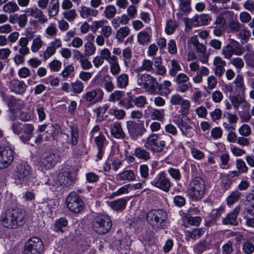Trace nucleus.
Listing matches in <instances>:
<instances>
[{
	"label": "nucleus",
	"mask_w": 254,
	"mask_h": 254,
	"mask_svg": "<svg viewBox=\"0 0 254 254\" xmlns=\"http://www.w3.org/2000/svg\"><path fill=\"white\" fill-rule=\"evenodd\" d=\"M25 211L22 208L12 207L1 214L0 223L5 228L15 229L25 223Z\"/></svg>",
	"instance_id": "nucleus-1"
},
{
	"label": "nucleus",
	"mask_w": 254,
	"mask_h": 254,
	"mask_svg": "<svg viewBox=\"0 0 254 254\" xmlns=\"http://www.w3.org/2000/svg\"><path fill=\"white\" fill-rule=\"evenodd\" d=\"M15 182L17 185L29 186L33 184L35 177L33 176L31 167L26 163L18 164L13 171Z\"/></svg>",
	"instance_id": "nucleus-2"
},
{
	"label": "nucleus",
	"mask_w": 254,
	"mask_h": 254,
	"mask_svg": "<svg viewBox=\"0 0 254 254\" xmlns=\"http://www.w3.org/2000/svg\"><path fill=\"white\" fill-rule=\"evenodd\" d=\"M205 191V185L204 180L199 177L192 179L188 188L187 194L193 201L201 200L204 196Z\"/></svg>",
	"instance_id": "nucleus-3"
},
{
	"label": "nucleus",
	"mask_w": 254,
	"mask_h": 254,
	"mask_svg": "<svg viewBox=\"0 0 254 254\" xmlns=\"http://www.w3.org/2000/svg\"><path fill=\"white\" fill-rule=\"evenodd\" d=\"M92 228L98 234H105L108 233L112 227V221L110 218L105 214H99L92 221Z\"/></svg>",
	"instance_id": "nucleus-4"
},
{
	"label": "nucleus",
	"mask_w": 254,
	"mask_h": 254,
	"mask_svg": "<svg viewBox=\"0 0 254 254\" xmlns=\"http://www.w3.org/2000/svg\"><path fill=\"white\" fill-rule=\"evenodd\" d=\"M44 246L42 240L38 237H33L25 244V254H42Z\"/></svg>",
	"instance_id": "nucleus-5"
},
{
	"label": "nucleus",
	"mask_w": 254,
	"mask_h": 254,
	"mask_svg": "<svg viewBox=\"0 0 254 254\" xmlns=\"http://www.w3.org/2000/svg\"><path fill=\"white\" fill-rule=\"evenodd\" d=\"M104 92L100 88H96L86 91L83 94V101L89 105H94L101 102L104 98Z\"/></svg>",
	"instance_id": "nucleus-6"
},
{
	"label": "nucleus",
	"mask_w": 254,
	"mask_h": 254,
	"mask_svg": "<svg viewBox=\"0 0 254 254\" xmlns=\"http://www.w3.org/2000/svg\"><path fill=\"white\" fill-rule=\"evenodd\" d=\"M67 207L71 212L79 213L82 210L84 203L79 195L75 192H71L66 198Z\"/></svg>",
	"instance_id": "nucleus-7"
},
{
	"label": "nucleus",
	"mask_w": 254,
	"mask_h": 254,
	"mask_svg": "<svg viewBox=\"0 0 254 254\" xmlns=\"http://www.w3.org/2000/svg\"><path fill=\"white\" fill-rule=\"evenodd\" d=\"M29 39L27 37H21L18 42V45L20 46L18 53L14 57V62L16 64L19 65L24 61V57L27 55L29 52L28 47Z\"/></svg>",
	"instance_id": "nucleus-8"
},
{
	"label": "nucleus",
	"mask_w": 254,
	"mask_h": 254,
	"mask_svg": "<svg viewBox=\"0 0 254 254\" xmlns=\"http://www.w3.org/2000/svg\"><path fill=\"white\" fill-rule=\"evenodd\" d=\"M0 146V169L8 166L13 160V151L5 144Z\"/></svg>",
	"instance_id": "nucleus-9"
},
{
	"label": "nucleus",
	"mask_w": 254,
	"mask_h": 254,
	"mask_svg": "<svg viewBox=\"0 0 254 254\" xmlns=\"http://www.w3.org/2000/svg\"><path fill=\"white\" fill-rule=\"evenodd\" d=\"M189 67L191 71H197L196 75L192 78V80L195 83H201L203 80V76H207L209 73V69L204 66H202L200 68L197 62H192L190 63Z\"/></svg>",
	"instance_id": "nucleus-10"
},
{
	"label": "nucleus",
	"mask_w": 254,
	"mask_h": 254,
	"mask_svg": "<svg viewBox=\"0 0 254 254\" xmlns=\"http://www.w3.org/2000/svg\"><path fill=\"white\" fill-rule=\"evenodd\" d=\"M57 159L54 153H49L45 154L38 162L41 171L44 172V170L54 167L57 163Z\"/></svg>",
	"instance_id": "nucleus-11"
},
{
	"label": "nucleus",
	"mask_w": 254,
	"mask_h": 254,
	"mask_svg": "<svg viewBox=\"0 0 254 254\" xmlns=\"http://www.w3.org/2000/svg\"><path fill=\"white\" fill-rule=\"evenodd\" d=\"M137 84L141 88L152 92L157 85V81L148 74H142L138 76Z\"/></svg>",
	"instance_id": "nucleus-12"
},
{
	"label": "nucleus",
	"mask_w": 254,
	"mask_h": 254,
	"mask_svg": "<svg viewBox=\"0 0 254 254\" xmlns=\"http://www.w3.org/2000/svg\"><path fill=\"white\" fill-rule=\"evenodd\" d=\"M24 11L28 16L37 19V21L41 24H44L48 22V17L44 14L41 9L37 7H31L26 8Z\"/></svg>",
	"instance_id": "nucleus-13"
},
{
	"label": "nucleus",
	"mask_w": 254,
	"mask_h": 254,
	"mask_svg": "<svg viewBox=\"0 0 254 254\" xmlns=\"http://www.w3.org/2000/svg\"><path fill=\"white\" fill-rule=\"evenodd\" d=\"M176 82L178 84L176 89L178 92L184 93L191 87L189 77L184 73H181L177 75Z\"/></svg>",
	"instance_id": "nucleus-14"
},
{
	"label": "nucleus",
	"mask_w": 254,
	"mask_h": 254,
	"mask_svg": "<svg viewBox=\"0 0 254 254\" xmlns=\"http://www.w3.org/2000/svg\"><path fill=\"white\" fill-rule=\"evenodd\" d=\"M175 123L178 126L183 134L187 135L189 130L191 128V122L189 118L185 115H180Z\"/></svg>",
	"instance_id": "nucleus-15"
},
{
	"label": "nucleus",
	"mask_w": 254,
	"mask_h": 254,
	"mask_svg": "<svg viewBox=\"0 0 254 254\" xmlns=\"http://www.w3.org/2000/svg\"><path fill=\"white\" fill-rule=\"evenodd\" d=\"M94 142L98 149L97 157L98 159H101L104 154L105 148L108 143L106 137L100 133L94 138Z\"/></svg>",
	"instance_id": "nucleus-16"
},
{
	"label": "nucleus",
	"mask_w": 254,
	"mask_h": 254,
	"mask_svg": "<svg viewBox=\"0 0 254 254\" xmlns=\"http://www.w3.org/2000/svg\"><path fill=\"white\" fill-rule=\"evenodd\" d=\"M111 135L116 139H124L126 137L121 123L115 122L112 123L110 127Z\"/></svg>",
	"instance_id": "nucleus-17"
},
{
	"label": "nucleus",
	"mask_w": 254,
	"mask_h": 254,
	"mask_svg": "<svg viewBox=\"0 0 254 254\" xmlns=\"http://www.w3.org/2000/svg\"><path fill=\"white\" fill-rule=\"evenodd\" d=\"M9 88L12 92L16 94H23L26 91L27 86L24 81L13 79L10 81Z\"/></svg>",
	"instance_id": "nucleus-18"
},
{
	"label": "nucleus",
	"mask_w": 254,
	"mask_h": 254,
	"mask_svg": "<svg viewBox=\"0 0 254 254\" xmlns=\"http://www.w3.org/2000/svg\"><path fill=\"white\" fill-rule=\"evenodd\" d=\"M144 146L152 152H157L159 151V135L153 133L149 136L145 142Z\"/></svg>",
	"instance_id": "nucleus-19"
},
{
	"label": "nucleus",
	"mask_w": 254,
	"mask_h": 254,
	"mask_svg": "<svg viewBox=\"0 0 254 254\" xmlns=\"http://www.w3.org/2000/svg\"><path fill=\"white\" fill-rule=\"evenodd\" d=\"M213 64V72L216 76L220 77L225 72V66L226 63L221 57L217 56L214 58Z\"/></svg>",
	"instance_id": "nucleus-20"
},
{
	"label": "nucleus",
	"mask_w": 254,
	"mask_h": 254,
	"mask_svg": "<svg viewBox=\"0 0 254 254\" xmlns=\"http://www.w3.org/2000/svg\"><path fill=\"white\" fill-rule=\"evenodd\" d=\"M240 211L239 206L235 207L232 212L227 214L226 217L222 219V223L225 225H237L238 224L237 217Z\"/></svg>",
	"instance_id": "nucleus-21"
},
{
	"label": "nucleus",
	"mask_w": 254,
	"mask_h": 254,
	"mask_svg": "<svg viewBox=\"0 0 254 254\" xmlns=\"http://www.w3.org/2000/svg\"><path fill=\"white\" fill-rule=\"evenodd\" d=\"M151 36V29L150 27H147L137 34V42L142 45H148L150 42Z\"/></svg>",
	"instance_id": "nucleus-22"
},
{
	"label": "nucleus",
	"mask_w": 254,
	"mask_h": 254,
	"mask_svg": "<svg viewBox=\"0 0 254 254\" xmlns=\"http://www.w3.org/2000/svg\"><path fill=\"white\" fill-rule=\"evenodd\" d=\"M34 127L31 124H24L22 126V131L19 136L20 139L24 142L26 143L30 140L33 135Z\"/></svg>",
	"instance_id": "nucleus-23"
},
{
	"label": "nucleus",
	"mask_w": 254,
	"mask_h": 254,
	"mask_svg": "<svg viewBox=\"0 0 254 254\" xmlns=\"http://www.w3.org/2000/svg\"><path fill=\"white\" fill-rule=\"evenodd\" d=\"M127 128L130 135L133 136L141 135L145 130L140 125L133 122H127Z\"/></svg>",
	"instance_id": "nucleus-24"
},
{
	"label": "nucleus",
	"mask_w": 254,
	"mask_h": 254,
	"mask_svg": "<svg viewBox=\"0 0 254 254\" xmlns=\"http://www.w3.org/2000/svg\"><path fill=\"white\" fill-rule=\"evenodd\" d=\"M116 179L119 181H127L129 182L135 181L136 177L133 171L125 170L117 174Z\"/></svg>",
	"instance_id": "nucleus-25"
},
{
	"label": "nucleus",
	"mask_w": 254,
	"mask_h": 254,
	"mask_svg": "<svg viewBox=\"0 0 254 254\" xmlns=\"http://www.w3.org/2000/svg\"><path fill=\"white\" fill-rule=\"evenodd\" d=\"M74 52H75V56L77 57L80 66L82 69L87 70L92 68V64L87 57L84 56L79 51H74Z\"/></svg>",
	"instance_id": "nucleus-26"
},
{
	"label": "nucleus",
	"mask_w": 254,
	"mask_h": 254,
	"mask_svg": "<svg viewBox=\"0 0 254 254\" xmlns=\"http://www.w3.org/2000/svg\"><path fill=\"white\" fill-rule=\"evenodd\" d=\"M194 48L199 61L202 64L207 63L209 54L207 52L206 46L201 43Z\"/></svg>",
	"instance_id": "nucleus-27"
},
{
	"label": "nucleus",
	"mask_w": 254,
	"mask_h": 254,
	"mask_svg": "<svg viewBox=\"0 0 254 254\" xmlns=\"http://www.w3.org/2000/svg\"><path fill=\"white\" fill-rule=\"evenodd\" d=\"M76 181V175L73 173L64 172L61 177L60 183L66 187L74 184Z\"/></svg>",
	"instance_id": "nucleus-28"
},
{
	"label": "nucleus",
	"mask_w": 254,
	"mask_h": 254,
	"mask_svg": "<svg viewBox=\"0 0 254 254\" xmlns=\"http://www.w3.org/2000/svg\"><path fill=\"white\" fill-rule=\"evenodd\" d=\"M159 210L153 209L148 212L146 214V219L148 223L152 227H158L159 222Z\"/></svg>",
	"instance_id": "nucleus-29"
},
{
	"label": "nucleus",
	"mask_w": 254,
	"mask_h": 254,
	"mask_svg": "<svg viewBox=\"0 0 254 254\" xmlns=\"http://www.w3.org/2000/svg\"><path fill=\"white\" fill-rule=\"evenodd\" d=\"M79 12L80 16L83 18L96 17L98 14L97 10L86 6H82Z\"/></svg>",
	"instance_id": "nucleus-30"
},
{
	"label": "nucleus",
	"mask_w": 254,
	"mask_h": 254,
	"mask_svg": "<svg viewBox=\"0 0 254 254\" xmlns=\"http://www.w3.org/2000/svg\"><path fill=\"white\" fill-rule=\"evenodd\" d=\"M116 76V85L118 88L125 89L129 83L128 75L126 73H122Z\"/></svg>",
	"instance_id": "nucleus-31"
},
{
	"label": "nucleus",
	"mask_w": 254,
	"mask_h": 254,
	"mask_svg": "<svg viewBox=\"0 0 254 254\" xmlns=\"http://www.w3.org/2000/svg\"><path fill=\"white\" fill-rule=\"evenodd\" d=\"M100 85L103 86L105 90L108 92H112L115 88L112 77L108 74L103 77L101 83Z\"/></svg>",
	"instance_id": "nucleus-32"
},
{
	"label": "nucleus",
	"mask_w": 254,
	"mask_h": 254,
	"mask_svg": "<svg viewBox=\"0 0 254 254\" xmlns=\"http://www.w3.org/2000/svg\"><path fill=\"white\" fill-rule=\"evenodd\" d=\"M112 58H113L111 59V61L108 63L109 64L110 71L113 75L116 76L119 74L121 69L119 63L118 58L117 57Z\"/></svg>",
	"instance_id": "nucleus-33"
},
{
	"label": "nucleus",
	"mask_w": 254,
	"mask_h": 254,
	"mask_svg": "<svg viewBox=\"0 0 254 254\" xmlns=\"http://www.w3.org/2000/svg\"><path fill=\"white\" fill-rule=\"evenodd\" d=\"M128 199L126 198H121L110 203V206L115 210L119 211L125 209Z\"/></svg>",
	"instance_id": "nucleus-34"
},
{
	"label": "nucleus",
	"mask_w": 254,
	"mask_h": 254,
	"mask_svg": "<svg viewBox=\"0 0 254 254\" xmlns=\"http://www.w3.org/2000/svg\"><path fill=\"white\" fill-rule=\"evenodd\" d=\"M68 222L65 218L62 217L56 220L54 225L53 230L56 232L63 233L66 229Z\"/></svg>",
	"instance_id": "nucleus-35"
},
{
	"label": "nucleus",
	"mask_w": 254,
	"mask_h": 254,
	"mask_svg": "<svg viewBox=\"0 0 254 254\" xmlns=\"http://www.w3.org/2000/svg\"><path fill=\"white\" fill-rule=\"evenodd\" d=\"M70 129V139L68 141V143H69L71 146H75L77 145L78 141L79 138V131L78 128L73 126H70L69 127Z\"/></svg>",
	"instance_id": "nucleus-36"
},
{
	"label": "nucleus",
	"mask_w": 254,
	"mask_h": 254,
	"mask_svg": "<svg viewBox=\"0 0 254 254\" xmlns=\"http://www.w3.org/2000/svg\"><path fill=\"white\" fill-rule=\"evenodd\" d=\"M204 231L203 229H194L192 231H187L185 232V239L189 242L190 239L193 240L199 238L203 234Z\"/></svg>",
	"instance_id": "nucleus-37"
},
{
	"label": "nucleus",
	"mask_w": 254,
	"mask_h": 254,
	"mask_svg": "<svg viewBox=\"0 0 254 254\" xmlns=\"http://www.w3.org/2000/svg\"><path fill=\"white\" fill-rule=\"evenodd\" d=\"M20 8L17 3L14 1H10L5 2L2 7L3 12L8 13H12L19 11Z\"/></svg>",
	"instance_id": "nucleus-38"
},
{
	"label": "nucleus",
	"mask_w": 254,
	"mask_h": 254,
	"mask_svg": "<svg viewBox=\"0 0 254 254\" xmlns=\"http://www.w3.org/2000/svg\"><path fill=\"white\" fill-rule=\"evenodd\" d=\"M130 191L129 184H126L119 188L116 191L113 192L110 194L109 198L113 199L116 197L127 194Z\"/></svg>",
	"instance_id": "nucleus-39"
},
{
	"label": "nucleus",
	"mask_w": 254,
	"mask_h": 254,
	"mask_svg": "<svg viewBox=\"0 0 254 254\" xmlns=\"http://www.w3.org/2000/svg\"><path fill=\"white\" fill-rule=\"evenodd\" d=\"M251 36V33L250 30L247 29L241 30L237 35V38L240 40L242 44L248 42Z\"/></svg>",
	"instance_id": "nucleus-40"
},
{
	"label": "nucleus",
	"mask_w": 254,
	"mask_h": 254,
	"mask_svg": "<svg viewBox=\"0 0 254 254\" xmlns=\"http://www.w3.org/2000/svg\"><path fill=\"white\" fill-rule=\"evenodd\" d=\"M96 52V47L93 43H85L83 46L82 54L86 57L94 55Z\"/></svg>",
	"instance_id": "nucleus-41"
},
{
	"label": "nucleus",
	"mask_w": 254,
	"mask_h": 254,
	"mask_svg": "<svg viewBox=\"0 0 254 254\" xmlns=\"http://www.w3.org/2000/svg\"><path fill=\"white\" fill-rule=\"evenodd\" d=\"M118 105L126 109L133 108L134 106L133 96L130 95L122 99L119 102Z\"/></svg>",
	"instance_id": "nucleus-42"
},
{
	"label": "nucleus",
	"mask_w": 254,
	"mask_h": 254,
	"mask_svg": "<svg viewBox=\"0 0 254 254\" xmlns=\"http://www.w3.org/2000/svg\"><path fill=\"white\" fill-rule=\"evenodd\" d=\"M245 99L244 93L241 94H237L230 97V100L233 106L236 110H238L241 103Z\"/></svg>",
	"instance_id": "nucleus-43"
},
{
	"label": "nucleus",
	"mask_w": 254,
	"mask_h": 254,
	"mask_svg": "<svg viewBox=\"0 0 254 254\" xmlns=\"http://www.w3.org/2000/svg\"><path fill=\"white\" fill-rule=\"evenodd\" d=\"M42 185L44 189L46 190H50L54 191L56 190L59 183L58 181H55L53 179H48L47 181H43Z\"/></svg>",
	"instance_id": "nucleus-44"
},
{
	"label": "nucleus",
	"mask_w": 254,
	"mask_h": 254,
	"mask_svg": "<svg viewBox=\"0 0 254 254\" xmlns=\"http://www.w3.org/2000/svg\"><path fill=\"white\" fill-rule=\"evenodd\" d=\"M228 45L235 52V55L240 56L244 53V50L239 42L234 39H230Z\"/></svg>",
	"instance_id": "nucleus-45"
},
{
	"label": "nucleus",
	"mask_w": 254,
	"mask_h": 254,
	"mask_svg": "<svg viewBox=\"0 0 254 254\" xmlns=\"http://www.w3.org/2000/svg\"><path fill=\"white\" fill-rule=\"evenodd\" d=\"M130 33V29L127 26L120 28L117 31L116 38L120 41H122Z\"/></svg>",
	"instance_id": "nucleus-46"
},
{
	"label": "nucleus",
	"mask_w": 254,
	"mask_h": 254,
	"mask_svg": "<svg viewBox=\"0 0 254 254\" xmlns=\"http://www.w3.org/2000/svg\"><path fill=\"white\" fill-rule=\"evenodd\" d=\"M241 193L238 190H235L231 192L227 198V203L228 205H232L239 201Z\"/></svg>",
	"instance_id": "nucleus-47"
},
{
	"label": "nucleus",
	"mask_w": 254,
	"mask_h": 254,
	"mask_svg": "<svg viewBox=\"0 0 254 254\" xmlns=\"http://www.w3.org/2000/svg\"><path fill=\"white\" fill-rule=\"evenodd\" d=\"M60 3L50 2L48 7V15L50 18L56 16L59 12Z\"/></svg>",
	"instance_id": "nucleus-48"
},
{
	"label": "nucleus",
	"mask_w": 254,
	"mask_h": 254,
	"mask_svg": "<svg viewBox=\"0 0 254 254\" xmlns=\"http://www.w3.org/2000/svg\"><path fill=\"white\" fill-rule=\"evenodd\" d=\"M136 70L137 72H142L143 70L150 71L153 70V62L149 60H144L142 65L138 66Z\"/></svg>",
	"instance_id": "nucleus-49"
},
{
	"label": "nucleus",
	"mask_w": 254,
	"mask_h": 254,
	"mask_svg": "<svg viewBox=\"0 0 254 254\" xmlns=\"http://www.w3.org/2000/svg\"><path fill=\"white\" fill-rule=\"evenodd\" d=\"M134 155L138 159H143L145 161L150 158L149 153L141 147L136 148L135 149Z\"/></svg>",
	"instance_id": "nucleus-50"
},
{
	"label": "nucleus",
	"mask_w": 254,
	"mask_h": 254,
	"mask_svg": "<svg viewBox=\"0 0 254 254\" xmlns=\"http://www.w3.org/2000/svg\"><path fill=\"white\" fill-rule=\"evenodd\" d=\"M108 114L114 116L118 120L123 119L125 115L126 112L122 109H118L116 108H112L108 110Z\"/></svg>",
	"instance_id": "nucleus-51"
},
{
	"label": "nucleus",
	"mask_w": 254,
	"mask_h": 254,
	"mask_svg": "<svg viewBox=\"0 0 254 254\" xmlns=\"http://www.w3.org/2000/svg\"><path fill=\"white\" fill-rule=\"evenodd\" d=\"M99 55L101 56L102 59L109 63L112 59V57H116L115 55H112L110 50L107 48L101 49L98 53Z\"/></svg>",
	"instance_id": "nucleus-52"
},
{
	"label": "nucleus",
	"mask_w": 254,
	"mask_h": 254,
	"mask_svg": "<svg viewBox=\"0 0 254 254\" xmlns=\"http://www.w3.org/2000/svg\"><path fill=\"white\" fill-rule=\"evenodd\" d=\"M163 175L164 173H162L161 175H160V189L168 192L170 187V183L169 180Z\"/></svg>",
	"instance_id": "nucleus-53"
},
{
	"label": "nucleus",
	"mask_w": 254,
	"mask_h": 254,
	"mask_svg": "<svg viewBox=\"0 0 254 254\" xmlns=\"http://www.w3.org/2000/svg\"><path fill=\"white\" fill-rule=\"evenodd\" d=\"M43 45V41L41 40L40 36H37L32 41L31 47V51L33 53H36L41 48Z\"/></svg>",
	"instance_id": "nucleus-54"
},
{
	"label": "nucleus",
	"mask_w": 254,
	"mask_h": 254,
	"mask_svg": "<svg viewBox=\"0 0 254 254\" xmlns=\"http://www.w3.org/2000/svg\"><path fill=\"white\" fill-rule=\"evenodd\" d=\"M71 86L73 92L75 94L81 93L84 89V84L80 80H77L71 83Z\"/></svg>",
	"instance_id": "nucleus-55"
},
{
	"label": "nucleus",
	"mask_w": 254,
	"mask_h": 254,
	"mask_svg": "<svg viewBox=\"0 0 254 254\" xmlns=\"http://www.w3.org/2000/svg\"><path fill=\"white\" fill-rule=\"evenodd\" d=\"M63 14L64 18L69 22L73 21L77 16L74 9L66 10L63 12Z\"/></svg>",
	"instance_id": "nucleus-56"
},
{
	"label": "nucleus",
	"mask_w": 254,
	"mask_h": 254,
	"mask_svg": "<svg viewBox=\"0 0 254 254\" xmlns=\"http://www.w3.org/2000/svg\"><path fill=\"white\" fill-rule=\"evenodd\" d=\"M171 85V82L168 80H165L160 85V95H167L170 93L169 87Z\"/></svg>",
	"instance_id": "nucleus-57"
},
{
	"label": "nucleus",
	"mask_w": 254,
	"mask_h": 254,
	"mask_svg": "<svg viewBox=\"0 0 254 254\" xmlns=\"http://www.w3.org/2000/svg\"><path fill=\"white\" fill-rule=\"evenodd\" d=\"M247 66L254 68V51L247 53L244 56Z\"/></svg>",
	"instance_id": "nucleus-58"
},
{
	"label": "nucleus",
	"mask_w": 254,
	"mask_h": 254,
	"mask_svg": "<svg viewBox=\"0 0 254 254\" xmlns=\"http://www.w3.org/2000/svg\"><path fill=\"white\" fill-rule=\"evenodd\" d=\"M74 68L72 65H67L64 68L61 72V74L62 75L63 77L65 78L71 77H73L74 75Z\"/></svg>",
	"instance_id": "nucleus-59"
},
{
	"label": "nucleus",
	"mask_w": 254,
	"mask_h": 254,
	"mask_svg": "<svg viewBox=\"0 0 254 254\" xmlns=\"http://www.w3.org/2000/svg\"><path fill=\"white\" fill-rule=\"evenodd\" d=\"M160 218H161V222H160V228H166L169 225L168 221V216L167 212L163 210H160Z\"/></svg>",
	"instance_id": "nucleus-60"
},
{
	"label": "nucleus",
	"mask_w": 254,
	"mask_h": 254,
	"mask_svg": "<svg viewBox=\"0 0 254 254\" xmlns=\"http://www.w3.org/2000/svg\"><path fill=\"white\" fill-rule=\"evenodd\" d=\"M198 26L206 25L210 22L211 18L208 14H201L196 15Z\"/></svg>",
	"instance_id": "nucleus-61"
},
{
	"label": "nucleus",
	"mask_w": 254,
	"mask_h": 254,
	"mask_svg": "<svg viewBox=\"0 0 254 254\" xmlns=\"http://www.w3.org/2000/svg\"><path fill=\"white\" fill-rule=\"evenodd\" d=\"M236 168L239 172L241 173H246L248 171V167L246 165L245 161L241 159H238L236 161Z\"/></svg>",
	"instance_id": "nucleus-62"
},
{
	"label": "nucleus",
	"mask_w": 254,
	"mask_h": 254,
	"mask_svg": "<svg viewBox=\"0 0 254 254\" xmlns=\"http://www.w3.org/2000/svg\"><path fill=\"white\" fill-rule=\"evenodd\" d=\"M177 27L176 22L170 19L167 21L165 32L168 34H171L175 31Z\"/></svg>",
	"instance_id": "nucleus-63"
},
{
	"label": "nucleus",
	"mask_w": 254,
	"mask_h": 254,
	"mask_svg": "<svg viewBox=\"0 0 254 254\" xmlns=\"http://www.w3.org/2000/svg\"><path fill=\"white\" fill-rule=\"evenodd\" d=\"M238 131L242 136H249L252 133V129L248 125L244 124L239 128Z\"/></svg>",
	"instance_id": "nucleus-64"
}]
</instances>
